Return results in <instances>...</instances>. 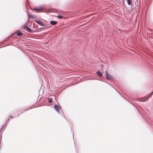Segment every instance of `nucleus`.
Here are the masks:
<instances>
[{
  "instance_id": "1a4fd4ad",
  "label": "nucleus",
  "mask_w": 153,
  "mask_h": 153,
  "mask_svg": "<svg viewBox=\"0 0 153 153\" xmlns=\"http://www.w3.org/2000/svg\"><path fill=\"white\" fill-rule=\"evenodd\" d=\"M16 35L18 36H21L22 34V33L21 31H19L16 32Z\"/></svg>"
},
{
  "instance_id": "f257e3e1",
  "label": "nucleus",
  "mask_w": 153,
  "mask_h": 153,
  "mask_svg": "<svg viewBox=\"0 0 153 153\" xmlns=\"http://www.w3.org/2000/svg\"><path fill=\"white\" fill-rule=\"evenodd\" d=\"M54 109L58 113H60V110L61 109V110H62L61 106L60 105H54Z\"/></svg>"
},
{
  "instance_id": "4468645a",
  "label": "nucleus",
  "mask_w": 153,
  "mask_h": 153,
  "mask_svg": "<svg viewBox=\"0 0 153 153\" xmlns=\"http://www.w3.org/2000/svg\"><path fill=\"white\" fill-rule=\"evenodd\" d=\"M48 27H47V26H46L45 27H42L40 29H42L43 30V29H47V28H48Z\"/></svg>"
},
{
  "instance_id": "9b49d317",
  "label": "nucleus",
  "mask_w": 153,
  "mask_h": 153,
  "mask_svg": "<svg viewBox=\"0 0 153 153\" xmlns=\"http://www.w3.org/2000/svg\"><path fill=\"white\" fill-rule=\"evenodd\" d=\"M52 99L50 98H49L48 99V101L49 103H51L52 102Z\"/></svg>"
},
{
  "instance_id": "0eeeda50",
  "label": "nucleus",
  "mask_w": 153,
  "mask_h": 153,
  "mask_svg": "<svg viewBox=\"0 0 153 153\" xmlns=\"http://www.w3.org/2000/svg\"><path fill=\"white\" fill-rule=\"evenodd\" d=\"M128 4L132 7V3L131 0H127Z\"/></svg>"
},
{
  "instance_id": "7ed1b4c3",
  "label": "nucleus",
  "mask_w": 153,
  "mask_h": 153,
  "mask_svg": "<svg viewBox=\"0 0 153 153\" xmlns=\"http://www.w3.org/2000/svg\"><path fill=\"white\" fill-rule=\"evenodd\" d=\"M106 77L107 79H111L114 78L112 75H110L109 73H107V71L105 72Z\"/></svg>"
},
{
  "instance_id": "ddd939ff",
  "label": "nucleus",
  "mask_w": 153,
  "mask_h": 153,
  "mask_svg": "<svg viewBox=\"0 0 153 153\" xmlns=\"http://www.w3.org/2000/svg\"><path fill=\"white\" fill-rule=\"evenodd\" d=\"M57 17L59 19H62V18H63V17L61 15H58L57 16Z\"/></svg>"
},
{
  "instance_id": "20e7f679",
  "label": "nucleus",
  "mask_w": 153,
  "mask_h": 153,
  "mask_svg": "<svg viewBox=\"0 0 153 153\" xmlns=\"http://www.w3.org/2000/svg\"><path fill=\"white\" fill-rule=\"evenodd\" d=\"M24 28H25V29H27V31L30 33L33 32L32 30H31L29 27H27L26 26H24Z\"/></svg>"
},
{
  "instance_id": "dca6fc26",
  "label": "nucleus",
  "mask_w": 153,
  "mask_h": 153,
  "mask_svg": "<svg viewBox=\"0 0 153 153\" xmlns=\"http://www.w3.org/2000/svg\"><path fill=\"white\" fill-rule=\"evenodd\" d=\"M10 118H9V119H8V120H10Z\"/></svg>"
},
{
  "instance_id": "39448f33",
  "label": "nucleus",
  "mask_w": 153,
  "mask_h": 153,
  "mask_svg": "<svg viewBox=\"0 0 153 153\" xmlns=\"http://www.w3.org/2000/svg\"><path fill=\"white\" fill-rule=\"evenodd\" d=\"M153 93V91L149 95L146 96L145 97L147 98V99L145 100H143V101H146L149 98L151 97V95H152V94Z\"/></svg>"
},
{
  "instance_id": "f8f14e48",
  "label": "nucleus",
  "mask_w": 153,
  "mask_h": 153,
  "mask_svg": "<svg viewBox=\"0 0 153 153\" xmlns=\"http://www.w3.org/2000/svg\"><path fill=\"white\" fill-rule=\"evenodd\" d=\"M42 9V7H39V8H35L34 10L36 11H38L41 10Z\"/></svg>"
},
{
  "instance_id": "f03ea898",
  "label": "nucleus",
  "mask_w": 153,
  "mask_h": 153,
  "mask_svg": "<svg viewBox=\"0 0 153 153\" xmlns=\"http://www.w3.org/2000/svg\"><path fill=\"white\" fill-rule=\"evenodd\" d=\"M35 22L41 26H45V24L42 23L39 19H38L35 20Z\"/></svg>"
},
{
  "instance_id": "6e6552de",
  "label": "nucleus",
  "mask_w": 153,
  "mask_h": 153,
  "mask_svg": "<svg viewBox=\"0 0 153 153\" xmlns=\"http://www.w3.org/2000/svg\"><path fill=\"white\" fill-rule=\"evenodd\" d=\"M57 22L53 21H51L50 22L51 24L52 25H55L57 24Z\"/></svg>"
},
{
  "instance_id": "423d86ee",
  "label": "nucleus",
  "mask_w": 153,
  "mask_h": 153,
  "mask_svg": "<svg viewBox=\"0 0 153 153\" xmlns=\"http://www.w3.org/2000/svg\"><path fill=\"white\" fill-rule=\"evenodd\" d=\"M27 16L29 18H33L34 19L36 18L35 16H33V15L31 14L30 13H27Z\"/></svg>"
},
{
  "instance_id": "9d476101",
  "label": "nucleus",
  "mask_w": 153,
  "mask_h": 153,
  "mask_svg": "<svg viewBox=\"0 0 153 153\" xmlns=\"http://www.w3.org/2000/svg\"><path fill=\"white\" fill-rule=\"evenodd\" d=\"M97 74L98 75V76H100V77H101V76H102V73L101 72H100V71H97Z\"/></svg>"
},
{
  "instance_id": "2eb2a0df",
  "label": "nucleus",
  "mask_w": 153,
  "mask_h": 153,
  "mask_svg": "<svg viewBox=\"0 0 153 153\" xmlns=\"http://www.w3.org/2000/svg\"><path fill=\"white\" fill-rule=\"evenodd\" d=\"M10 117L11 118H13V117L12 116H10Z\"/></svg>"
}]
</instances>
